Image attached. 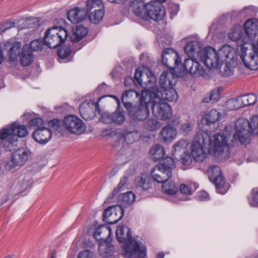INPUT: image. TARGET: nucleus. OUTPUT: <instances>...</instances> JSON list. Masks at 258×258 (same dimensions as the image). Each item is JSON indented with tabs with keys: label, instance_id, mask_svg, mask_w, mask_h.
Listing matches in <instances>:
<instances>
[{
	"label": "nucleus",
	"instance_id": "2",
	"mask_svg": "<svg viewBox=\"0 0 258 258\" xmlns=\"http://www.w3.org/2000/svg\"><path fill=\"white\" fill-rule=\"evenodd\" d=\"M28 134L27 127L14 122L0 130V149L11 151L17 145L19 137H25Z\"/></svg>",
	"mask_w": 258,
	"mask_h": 258
},
{
	"label": "nucleus",
	"instance_id": "15",
	"mask_svg": "<svg viewBox=\"0 0 258 258\" xmlns=\"http://www.w3.org/2000/svg\"><path fill=\"white\" fill-rule=\"evenodd\" d=\"M123 213L124 210L121 206H110L104 211L103 221L108 224H116L122 218Z\"/></svg>",
	"mask_w": 258,
	"mask_h": 258
},
{
	"label": "nucleus",
	"instance_id": "56",
	"mask_svg": "<svg viewBox=\"0 0 258 258\" xmlns=\"http://www.w3.org/2000/svg\"><path fill=\"white\" fill-rule=\"evenodd\" d=\"M179 190L183 194L191 195L195 190V188H192L189 185L181 184L179 187Z\"/></svg>",
	"mask_w": 258,
	"mask_h": 258
},
{
	"label": "nucleus",
	"instance_id": "64",
	"mask_svg": "<svg viewBox=\"0 0 258 258\" xmlns=\"http://www.w3.org/2000/svg\"><path fill=\"white\" fill-rule=\"evenodd\" d=\"M208 198L209 194L207 192L204 190L200 191L198 196V200L201 201L207 200Z\"/></svg>",
	"mask_w": 258,
	"mask_h": 258
},
{
	"label": "nucleus",
	"instance_id": "31",
	"mask_svg": "<svg viewBox=\"0 0 258 258\" xmlns=\"http://www.w3.org/2000/svg\"><path fill=\"white\" fill-rule=\"evenodd\" d=\"M160 134L164 141H171L176 137L177 132L174 127L167 125L162 128Z\"/></svg>",
	"mask_w": 258,
	"mask_h": 258
},
{
	"label": "nucleus",
	"instance_id": "20",
	"mask_svg": "<svg viewBox=\"0 0 258 258\" xmlns=\"http://www.w3.org/2000/svg\"><path fill=\"white\" fill-rule=\"evenodd\" d=\"M130 258H144L146 254V247L141 245L140 241L130 235Z\"/></svg>",
	"mask_w": 258,
	"mask_h": 258
},
{
	"label": "nucleus",
	"instance_id": "28",
	"mask_svg": "<svg viewBox=\"0 0 258 258\" xmlns=\"http://www.w3.org/2000/svg\"><path fill=\"white\" fill-rule=\"evenodd\" d=\"M88 33V29L83 25H77L73 28L70 39L72 42H77L82 39Z\"/></svg>",
	"mask_w": 258,
	"mask_h": 258
},
{
	"label": "nucleus",
	"instance_id": "17",
	"mask_svg": "<svg viewBox=\"0 0 258 258\" xmlns=\"http://www.w3.org/2000/svg\"><path fill=\"white\" fill-rule=\"evenodd\" d=\"M21 43L20 42H7L4 45V50L7 52L8 61L15 64L18 61V56L20 54Z\"/></svg>",
	"mask_w": 258,
	"mask_h": 258
},
{
	"label": "nucleus",
	"instance_id": "60",
	"mask_svg": "<svg viewBox=\"0 0 258 258\" xmlns=\"http://www.w3.org/2000/svg\"><path fill=\"white\" fill-rule=\"evenodd\" d=\"M129 90H126L122 95L121 101L125 108L128 110L129 109V102L128 101V95Z\"/></svg>",
	"mask_w": 258,
	"mask_h": 258
},
{
	"label": "nucleus",
	"instance_id": "52",
	"mask_svg": "<svg viewBox=\"0 0 258 258\" xmlns=\"http://www.w3.org/2000/svg\"><path fill=\"white\" fill-rule=\"evenodd\" d=\"M252 199L248 198V202L252 207L258 206V188H254L251 191Z\"/></svg>",
	"mask_w": 258,
	"mask_h": 258
},
{
	"label": "nucleus",
	"instance_id": "47",
	"mask_svg": "<svg viewBox=\"0 0 258 258\" xmlns=\"http://www.w3.org/2000/svg\"><path fill=\"white\" fill-rule=\"evenodd\" d=\"M181 162L182 164V169L185 170L190 168L192 164V158L188 153H185L181 158Z\"/></svg>",
	"mask_w": 258,
	"mask_h": 258
},
{
	"label": "nucleus",
	"instance_id": "26",
	"mask_svg": "<svg viewBox=\"0 0 258 258\" xmlns=\"http://www.w3.org/2000/svg\"><path fill=\"white\" fill-rule=\"evenodd\" d=\"M152 180L149 175L146 173H142L137 176L134 181L136 187H140L146 190L152 186Z\"/></svg>",
	"mask_w": 258,
	"mask_h": 258
},
{
	"label": "nucleus",
	"instance_id": "33",
	"mask_svg": "<svg viewBox=\"0 0 258 258\" xmlns=\"http://www.w3.org/2000/svg\"><path fill=\"white\" fill-rule=\"evenodd\" d=\"M33 182L30 174H24L21 176L17 185L18 190L20 192L25 191L31 186Z\"/></svg>",
	"mask_w": 258,
	"mask_h": 258
},
{
	"label": "nucleus",
	"instance_id": "5",
	"mask_svg": "<svg viewBox=\"0 0 258 258\" xmlns=\"http://www.w3.org/2000/svg\"><path fill=\"white\" fill-rule=\"evenodd\" d=\"M175 167L174 161L170 157L162 160L151 172L153 179L158 183H164L172 177V171Z\"/></svg>",
	"mask_w": 258,
	"mask_h": 258
},
{
	"label": "nucleus",
	"instance_id": "53",
	"mask_svg": "<svg viewBox=\"0 0 258 258\" xmlns=\"http://www.w3.org/2000/svg\"><path fill=\"white\" fill-rule=\"evenodd\" d=\"M195 42L191 41L188 42L184 46L185 52L188 56H192L195 52Z\"/></svg>",
	"mask_w": 258,
	"mask_h": 258
},
{
	"label": "nucleus",
	"instance_id": "23",
	"mask_svg": "<svg viewBox=\"0 0 258 258\" xmlns=\"http://www.w3.org/2000/svg\"><path fill=\"white\" fill-rule=\"evenodd\" d=\"M245 32L249 39L253 40L258 34V20L256 19H250L244 23Z\"/></svg>",
	"mask_w": 258,
	"mask_h": 258
},
{
	"label": "nucleus",
	"instance_id": "63",
	"mask_svg": "<svg viewBox=\"0 0 258 258\" xmlns=\"http://www.w3.org/2000/svg\"><path fill=\"white\" fill-rule=\"evenodd\" d=\"M191 125L189 122H185L181 125V130L184 133H188L191 130Z\"/></svg>",
	"mask_w": 258,
	"mask_h": 258
},
{
	"label": "nucleus",
	"instance_id": "14",
	"mask_svg": "<svg viewBox=\"0 0 258 258\" xmlns=\"http://www.w3.org/2000/svg\"><path fill=\"white\" fill-rule=\"evenodd\" d=\"M30 153V151L25 148L17 150L12 154L11 160L6 164V168L10 170L17 166L23 165L27 161Z\"/></svg>",
	"mask_w": 258,
	"mask_h": 258
},
{
	"label": "nucleus",
	"instance_id": "59",
	"mask_svg": "<svg viewBox=\"0 0 258 258\" xmlns=\"http://www.w3.org/2000/svg\"><path fill=\"white\" fill-rule=\"evenodd\" d=\"M15 26V22L12 21H8L4 23L0 26V34L5 32L7 30L14 27Z\"/></svg>",
	"mask_w": 258,
	"mask_h": 258
},
{
	"label": "nucleus",
	"instance_id": "62",
	"mask_svg": "<svg viewBox=\"0 0 258 258\" xmlns=\"http://www.w3.org/2000/svg\"><path fill=\"white\" fill-rule=\"evenodd\" d=\"M128 176L125 175L123 178L121 179L119 183L118 184V188L123 189L124 187H127L128 185Z\"/></svg>",
	"mask_w": 258,
	"mask_h": 258
},
{
	"label": "nucleus",
	"instance_id": "36",
	"mask_svg": "<svg viewBox=\"0 0 258 258\" xmlns=\"http://www.w3.org/2000/svg\"><path fill=\"white\" fill-rule=\"evenodd\" d=\"M162 189L164 193L168 195H174L178 190V187L175 184L171 181H165L162 183Z\"/></svg>",
	"mask_w": 258,
	"mask_h": 258
},
{
	"label": "nucleus",
	"instance_id": "6",
	"mask_svg": "<svg viewBox=\"0 0 258 258\" xmlns=\"http://www.w3.org/2000/svg\"><path fill=\"white\" fill-rule=\"evenodd\" d=\"M68 36V33L63 28L54 26L49 28L44 36L45 45L49 48H56L63 43Z\"/></svg>",
	"mask_w": 258,
	"mask_h": 258
},
{
	"label": "nucleus",
	"instance_id": "46",
	"mask_svg": "<svg viewBox=\"0 0 258 258\" xmlns=\"http://www.w3.org/2000/svg\"><path fill=\"white\" fill-rule=\"evenodd\" d=\"M244 106L254 104L256 101V96L253 94H249L241 96Z\"/></svg>",
	"mask_w": 258,
	"mask_h": 258
},
{
	"label": "nucleus",
	"instance_id": "43",
	"mask_svg": "<svg viewBox=\"0 0 258 258\" xmlns=\"http://www.w3.org/2000/svg\"><path fill=\"white\" fill-rule=\"evenodd\" d=\"M186 146L187 144L184 140L178 141L173 146V149L172 150V154L174 155L181 152H183L184 154L186 153Z\"/></svg>",
	"mask_w": 258,
	"mask_h": 258
},
{
	"label": "nucleus",
	"instance_id": "44",
	"mask_svg": "<svg viewBox=\"0 0 258 258\" xmlns=\"http://www.w3.org/2000/svg\"><path fill=\"white\" fill-rule=\"evenodd\" d=\"M220 99V91L219 89H214L212 90L209 97H205L203 101L205 103H209L210 101L216 102Z\"/></svg>",
	"mask_w": 258,
	"mask_h": 258
},
{
	"label": "nucleus",
	"instance_id": "58",
	"mask_svg": "<svg viewBox=\"0 0 258 258\" xmlns=\"http://www.w3.org/2000/svg\"><path fill=\"white\" fill-rule=\"evenodd\" d=\"M146 126L149 128L150 130L154 131L157 128L159 127L160 124L157 120L151 119H149L146 122Z\"/></svg>",
	"mask_w": 258,
	"mask_h": 258
},
{
	"label": "nucleus",
	"instance_id": "42",
	"mask_svg": "<svg viewBox=\"0 0 258 258\" xmlns=\"http://www.w3.org/2000/svg\"><path fill=\"white\" fill-rule=\"evenodd\" d=\"M95 106L98 113L101 116L100 118L101 121L107 124L112 123V113L104 112L103 114H101V109L99 108V104L98 102L95 103Z\"/></svg>",
	"mask_w": 258,
	"mask_h": 258
},
{
	"label": "nucleus",
	"instance_id": "27",
	"mask_svg": "<svg viewBox=\"0 0 258 258\" xmlns=\"http://www.w3.org/2000/svg\"><path fill=\"white\" fill-rule=\"evenodd\" d=\"M175 83V79L172 74L167 72H164L161 74L159 84L160 87L159 90H162L169 87H172Z\"/></svg>",
	"mask_w": 258,
	"mask_h": 258
},
{
	"label": "nucleus",
	"instance_id": "51",
	"mask_svg": "<svg viewBox=\"0 0 258 258\" xmlns=\"http://www.w3.org/2000/svg\"><path fill=\"white\" fill-rule=\"evenodd\" d=\"M44 45L42 40L36 39L31 42L30 48L33 51L42 50Z\"/></svg>",
	"mask_w": 258,
	"mask_h": 258
},
{
	"label": "nucleus",
	"instance_id": "25",
	"mask_svg": "<svg viewBox=\"0 0 258 258\" xmlns=\"http://www.w3.org/2000/svg\"><path fill=\"white\" fill-rule=\"evenodd\" d=\"M241 60L247 68L252 70H256L258 69V51L257 50H253L247 56L243 54L241 56Z\"/></svg>",
	"mask_w": 258,
	"mask_h": 258
},
{
	"label": "nucleus",
	"instance_id": "22",
	"mask_svg": "<svg viewBox=\"0 0 258 258\" xmlns=\"http://www.w3.org/2000/svg\"><path fill=\"white\" fill-rule=\"evenodd\" d=\"M68 20L72 23L82 22L88 18L84 8L75 7L69 10L67 13Z\"/></svg>",
	"mask_w": 258,
	"mask_h": 258
},
{
	"label": "nucleus",
	"instance_id": "35",
	"mask_svg": "<svg viewBox=\"0 0 258 258\" xmlns=\"http://www.w3.org/2000/svg\"><path fill=\"white\" fill-rule=\"evenodd\" d=\"M150 153L155 161L161 159L165 154V150L162 146L156 144L152 147Z\"/></svg>",
	"mask_w": 258,
	"mask_h": 258
},
{
	"label": "nucleus",
	"instance_id": "57",
	"mask_svg": "<svg viewBox=\"0 0 258 258\" xmlns=\"http://www.w3.org/2000/svg\"><path fill=\"white\" fill-rule=\"evenodd\" d=\"M44 122L41 118H34L29 121V125L31 126H35L36 128L43 127Z\"/></svg>",
	"mask_w": 258,
	"mask_h": 258
},
{
	"label": "nucleus",
	"instance_id": "13",
	"mask_svg": "<svg viewBox=\"0 0 258 258\" xmlns=\"http://www.w3.org/2000/svg\"><path fill=\"white\" fill-rule=\"evenodd\" d=\"M146 12L144 16L145 21L153 19L158 21L162 19L165 11L162 9L161 4L157 1H151L146 4Z\"/></svg>",
	"mask_w": 258,
	"mask_h": 258
},
{
	"label": "nucleus",
	"instance_id": "19",
	"mask_svg": "<svg viewBox=\"0 0 258 258\" xmlns=\"http://www.w3.org/2000/svg\"><path fill=\"white\" fill-rule=\"evenodd\" d=\"M52 133L46 127L36 128L32 134L33 139L41 145H45L51 139Z\"/></svg>",
	"mask_w": 258,
	"mask_h": 258
},
{
	"label": "nucleus",
	"instance_id": "50",
	"mask_svg": "<svg viewBox=\"0 0 258 258\" xmlns=\"http://www.w3.org/2000/svg\"><path fill=\"white\" fill-rule=\"evenodd\" d=\"M112 123L121 124L125 120L124 114L122 112L115 111L112 113Z\"/></svg>",
	"mask_w": 258,
	"mask_h": 258
},
{
	"label": "nucleus",
	"instance_id": "11",
	"mask_svg": "<svg viewBox=\"0 0 258 258\" xmlns=\"http://www.w3.org/2000/svg\"><path fill=\"white\" fill-rule=\"evenodd\" d=\"M116 237L122 248V254L124 257L128 256L129 253V227L120 225L116 228Z\"/></svg>",
	"mask_w": 258,
	"mask_h": 258
},
{
	"label": "nucleus",
	"instance_id": "16",
	"mask_svg": "<svg viewBox=\"0 0 258 258\" xmlns=\"http://www.w3.org/2000/svg\"><path fill=\"white\" fill-rule=\"evenodd\" d=\"M208 173L209 178L215 184L217 192L221 194H225V190H222L225 184V180L220 167L218 166L209 167Z\"/></svg>",
	"mask_w": 258,
	"mask_h": 258
},
{
	"label": "nucleus",
	"instance_id": "54",
	"mask_svg": "<svg viewBox=\"0 0 258 258\" xmlns=\"http://www.w3.org/2000/svg\"><path fill=\"white\" fill-rule=\"evenodd\" d=\"M71 53V47L70 46H64L58 50L57 54L60 58L64 59L69 56Z\"/></svg>",
	"mask_w": 258,
	"mask_h": 258
},
{
	"label": "nucleus",
	"instance_id": "37",
	"mask_svg": "<svg viewBox=\"0 0 258 258\" xmlns=\"http://www.w3.org/2000/svg\"><path fill=\"white\" fill-rule=\"evenodd\" d=\"M232 49L229 45H225L217 51L221 62L224 61V58H231H231H232L233 55L231 53Z\"/></svg>",
	"mask_w": 258,
	"mask_h": 258
},
{
	"label": "nucleus",
	"instance_id": "8",
	"mask_svg": "<svg viewBox=\"0 0 258 258\" xmlns=\"http://www.w3.org/2000/svg\"><path fill=\"white\" fill-rule=\"evenodd\" d=\"M85 11L90 22L98 24L104 15V6L102 0H87Z\"/></svg>",
	"mask_w": 258,
	"mask_h": 258
},
{
	"label": "nucleus",
	"instance_id": "61",
	"mask_svg": "<svg viewBox=\"0 0 258 258\" xmlns=\"http://www.w3.org/2000/svg\"><path fill=\"white\" fill-rule=\"evenodd\" d=\"M228 37L229 39L234 41H242L240 37L239 32H236V31L232 32L228 34Z\"/></svg>",
	"mask_w": 258,
	"mask_h": 258
},
{
	"label": "nucleus",
	"instance_id": "55",
	"mask_svg": "<svg viewBox=\"0 0 258 258\" xmlns=\"http://www.w3.org/2000/svg\"><path fill=\"white\" fill-rule=\"evenodd\" d=\"M95 253L88 249H85L79 252L77 258H95Z\"/></svg>",
	"mask_w": 258,
	"mask_h": 258
},
{
	"label": "nucleus",
	"instance_id": "39",
	"mask_svg": "<svg viewBox=\"0 0 258 258\" xmlns=\"http://www.w3.org/2000/svg\"><path fill=\"white\" fill-rule=\"evenodd\" d=\"M219 67L220 73L222 76L227 77L232 75L233 67L230 62L226 61L224 64L223 63V62H221Z\"/></svg>",
	"mask_w": 258,
	"mask_h": 258
},
{
	"label": "nucleus",
	"instance_id": "21",
	"mask_svg": "<svg viewBox=\"0 0 258 258\" xmlns=\"http://www.w3.org/2000/svg\"><path fill=\"white\" fill-rule=\"evenodd\" d=\"M94 238L100 242L111 243L112 232L110 227L102 225L97 227L93 234Z\"/></svg>",
	"mask_w": 258,
	"mask_h": 258
},
{
	"label": "nucleus",
	"instance_id": "10",
	"mask_svg": "<svg viewBox=\"0 0 258 258\" xmlns=\"http://www.w3.org/2000/svg\"><path fill=\"white\" fill-rule=\"evenodd\" d=\"M151 107L154 116L161 120L169 119L172 115L171 106L167 103L157 99H152Z\"/></svg>",
	"mask_w": 258,
	"mask_h": 258
},
{
	"label": "nucleus",
	"instance_id": "41",
	"mask_svg": "<svg viewBox=\"0 0 258 258\" xmlns=\"http://www.w3.org/2000/svg\"><path fill=\"white\" fill-rule=\"evenodd\" d=\"M110 3L119 4V11L123 15H127L129 12V0H107Z\"/></svg>",
	"mask_w": 258,
	"mask_h": 258
},
{
	"label": "nucleus",
	"instance_id": "29",
	"mask_svg": "<svg viewBox=\"0 0 258 258\" xmlns=\"http://www.w3.org/2000/svg\"><path fill=\"white\" fill-rule=\"evenodd\" d=\"M98 252L103 257H109L114 254V247L111 243L100 242Z\"/></svg>",
	"mask_w": 258,
	"mask_h": 258
},
{
	"label": "nucleus",
	"instance_id": "18",
	"mask_svg": "<svg viewBox=\"0 0 258 258\" xmlns=\"http://www.w3.org/2000/svg\"><path fill=\"white\" fill-rule=\"evenodd\" d=\"M185 70L192 76H204L206 75V70L199 62L194 59H186L184 62Z\"/></svg>",
	"mask_w": 258,
	"mask_h": 258
},
{
	"label": "nucleus",
	"instance_id": "30",
	"mask_svg": "<svg viewBox=\"0 0 258 258\" xmlns=\"http://www.w3.org/2000/svg\"><path fill=\"white\" fill-rule=\"evenodd\" d=\"M20 60L24 66H29L33 60V54L28 46H24L20 54Z\"/></svg>",
	"mask_w": 258,
	"mask_h": 258
},
{
	"label": "nucleus",
	"instance_id": "9",
	"mask_svg": "<svg viewBox=\"0 0 258 258\" xmlns=\"http://www.w3.org/2000/svg\"><path fill=\"white\" fill-rule=\"evenodd\" d=\"M200 60L208 68H218L221 61L217 51L213 47L208 46L198 53Z\"/></svg>",
	"mask_w": 258,
	"mask_h": 258
},
{
	"label": "nucleus",
	"instance_id": "40",
	"mask_svg": "<svg viewBox=\"0 0 258 258\" xmlns=\"http://www.w3.org/2000/svg\"><path fill=\"white\" fill-rule=\"evenodd\" d=\"M243 101L241 97L239 96L236 99H232L228 100L227 102V106L229 109H237L244 106Z\"/></svg>",
	"mask_w": 258,
	"mask_h": 258
},
{
	"label": "nucleus",
	"instance_id": "32",
	"mask_svg": "<svg viewBox=\"0 0 258 258\" xmlns=\"http://www.w3.org/2000/svg\"><path fill=\"white\" fill-rule=\"evenodd\" d=\"M80 113L85 120H91L95 116L94 110L91 108L89 103L82 104L79 107Z\"/></svg>",
	"mask_w": 258,
	"mask_h": 258
},
{
	"label": "nucleus",
	"instance_id": "34",
	"mask_svg": "<svg viewBox=\"0 0 258 258\" xmlns=\"http://www.w3.org/2000/svg\"><path fill=\"white\" fill-rule=\"evenodd\" d=\"M177 53L170 48H165L162 53V61L163 64L167 67H170V62L173 61Z\"/></svg>",
	"mask_w": 258,
	"mask_h": 258
},
{
	"label": "nucleus",
	"instance_id": "48",
	"mask_svg": "<svg viewBox=\"0 0 258 258\" xmlns=\"http://www.w3.org/2000/svg\"><path fill=\"white\" fill-rule=\"evenodd\" d=\"M143 72L142 69L138 68L136 70V72L134 75V78L133 80L134 83L136 85L142 86L143 85V79L142 77Z\"/></svg>",
	"mask_w": 258,
	"mask_h": 258
},
{
	"label": "nucleus",
	"instance_id": "1",
	"mask_svg": "<svg viewBox=\"0 0 258 258\" xmlns=\"http://www.w3.org/2000/svg\"><path fill=\"white\" fill-rule=\"evenodd\" d=\"M209 144V153L220 159L229 158L230 152L226 137L216 134L211 137L206 132H199L195 136L191 144V154L196 162H202L207 157V154L204 146Z\"/></svg>",
	"mask_w": 258,
	"mask_h": 258
},
{
	"label": "nucleus",
	"instance_id": "24",
	"mask_svg": "<svg viewBox=\"0 0 258 258\" xmlns=\"http://www.w3.org/2000/svg\"><path fill=\"white\" fill-rule=\"evenodd\" d=\"M130 7L133 13L137 17L144 20V16L146 12V4L143 0H132Z\"/></svg>",
	"mask_w": 258,
	"mask_h": 258
},
{
	"label": "nucleus",
	"instance_id": "3",
	"mask_svg": "<svg viewBox=\"0 0 258 258\" xmlns=\"http://www.w3.org/2000/svg\"><path fill=\"white\" fill-rule=\"evenodd\" d=\"M235 130L233 138L242 144H249L251 136L258 134V115L251 116L249 120L239 118L235 122Z\"/></svg>",
	"mask_w": 258,
	"mask_h": 258
},
{
	"label": "nucleus",
	"instance_id": "12",
	"mask_svg": "<svg viewBox=\"0 0 258 258\" xmlns=\"http://www.w3.org/2000/svg\"><path fill=\"white\" fill-rule=\"evenodd\" d=\"M63 125L68 131L76 135L83 133L86 128L83 121L75 115L67 116L64 119Z\"/></svg>",
	"mask_w": 258,
	"mask_h": 258
},
{
	"label": "nucleus",
	"instance_id": "38",
	"mask_svg": "<svg viewBox=\"0 0 258 258\" xmlns=\"http://www.w3.org/2000/svg\"><path fill=\"white\" fill-rule=\"evenodd\" d=\"M220 115V113L217 110L212 109L205 114L204 120L207 124L210 125L217 121L219 119Z\"/></svg>",
	"mask_w": 258,
	"mask_h": 258
},
{
	"label": "nucleus",
	"instance_id": "45",
	"mask_svg": "<svg viewBox=\"0 0 258 258\" xmlns=\"http://www.w3.org/2000/svg\"><path fill=\"white\" fill-rule=\"evenodd\" d=\"M118 202L120 204L119 206L124 208L129 206V191L120 194L118 197Z\"/></svg>",
	"mask_w": 258,
	"mask_h": 258
},
{
	"label": "nucleus",
	"instance_id": "7",
	"mask_svg": "<svg viewBox=\"0 0 258 258\" xmlns=\"http://www.w3.org/2000/svg\"><path fill=\"white\" fill-rule=\"evenodd\" d=\"M155 81V78L154 76L151 77L149 80L148 89L146 90L153 93L152 94L153 99H157L158 101H167L169 102H173L177 100L178 95L176 91L172 87H169L162 90H159V88L156 84L152 82Z\"/></svg>",
	"mask_w": 258,
	"mask_h": 258
},
{
	"label": "nucleus",
	"instance_id": "49",
	"mask_svg": "<svg viewBox=\"0 0 258 258\" xmlns=\"http://www.w3.org/2000/svg\"><path fill=\"white\" fill-rule=\"evenodd\" d=\"M128 134L129 132L126 131L120 135L119 142L122 144V148L120 151V152H123L125 149L127 150L129 148L128 143L127 140Z\"/></svg>",
	"mask_w": 258,
	"mask_h": 258
},
{
	"label": "nucleus",
	"instance_id": "4",
	"mask_svg": "<svg viewBox=\"0 0 258 258\" xmlns=\"http://www.w3.org/2000/svg\"><path fill=\"white\" fill-rule=\"evenodd\" d=\"M152 92L142 91L141 95L137 91L130 89V96L139 97L140 105L132 107L130 103V117L138 120H144L149 116V104L152 102Z\"/></svg>",
	"mask_w": 258,
	"mask_h": 258
}]
</instances>
